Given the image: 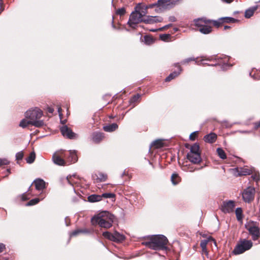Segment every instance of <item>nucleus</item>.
I'll list each match as a JSON object with an SVG mask.
<instances>
[{
	"mask_svg": "<svg viewBox=\"0 0 260 260\" xmlns=\"http://www.w3.org/2000/svg\"><path fill=\"white\" fill-rule=\"evenodd\" d=\"M212 240L214 241V239L211 237H209L207 239L202 240L200 243V246L203 250L206 249V246L208 242Z\"/></svg>",
	"mask_w": 260,
	"mask_h": 260,
	"instance_id": "7c9ffc66",
	"label": "nucleus"
},
{
	"mask_svg": "<svg viewBox=\"0 0 260 260\" xmlns=\"http://www.w3.org/2000/svg\"><path fill=\"white\" fill-rule=\"evenodd\" d=\"M187 158L190 162L194 164H199L202 160L200 153H188Z\"/></svg>",
	"mask_w": 260,
	"mask_h": 260,
	"instance_id": "9b49d317",
	"label": "nucleus"
},
{
	"mask_svg": "<svg viewBox=\"0 0 260 260\" xmlns=\"http://www.w3.org/2000/svg\"><path fill=\"white\" fill-rule=\"evenodd\" d=\"M195 61L196 63L198 65H201V64L204 63L203 62L204 60H201L200 61H198V60H196V59L194 57H189V58H186V59L182 60L181 61V63L185 64V63H188L189 61Z\"/></svg>",
	"mask_w": 260,
	"mask_h": 260,
	"instance_id": "c85d7f7f",
	"label": "nucleus"
},
{
	"mask_svg": "<svg viewBox=\"0 0 260 260\" xmlns=\"http://www.w3.org/2000/svg\"><path fill=\"white\" fill-rule=\"evenodd\" d=\"M168 243L167 238L162 235L152 236L150 241L142 242V244L153 250H166Z\"/></svg>",
	"mask_w": 260,
	"mask_h": 260,
	"instance_id": "f257e3e1",
	"label": "nucleus"
},
{
	"mask_svg": "<svg viewBox=\"0 0 260 260\" xmlns=\"http://www.w3.org/2000/svg\"><path fill=\"white\" fill-rule=\"evenodd\" d=\"M246 229L248 231L250 235H251L252 239L255 241L258 239L260 236L259 229L256 226L253 222H249L245 224Z\"/></svg>",
	"mask_w": 260,
	"mask_h": 260,
	"instance_id": "423d86ee",
	"label": "nucleus"
},
{
	"mask_svg": "<svg viewBox=\"0 0 260 260\" xmlns=\"http://www.w3.org/2000/svg\"><path fill=\"white\" fill-rule=\"evenodd\" d=\"M35 158H36L35 153L34 152H31L29 154V155L26 158V161L27 163H28V164H31L35 161Z\"/></svg>",
	"mask_w": 260,
	"mask_h": 260,
	"instance_id": "72a5a7b5",
	"label": "nucleus"
},
{
	"mask_svg": "<svg viewBox=\"0 0 260 260\" xmlns=\"http://www.w3.org/2000/svg\"><path fill=\"white\" fill-rule=\"evenodd\" d=\"M118 127V126L116 123H113L110 124L105 125L103 127V129L105 132H112L117 129Z\"/></svg>",
	"mask_w": 260,
	"mask_h": 260,
	"instance_id": "4be33fe9",
	"label": "nucleus"
},
{
	"mask_svg": "<svg viewBox=\"0 0 260 260\" xmlns=\"http://www.w3.org/2000/svg\"><path fill=\"white\" fill-rule=\"evenodd\" d=\"M25 196V194L24 193L23 194L22 196V200H26V198H24V197Z\"/></svg>",
	"mask_w": 260,
	"mask_h": 260,
	"instance_id": "338daca9",
	"label": "nucleus"
},
{
	"mask_svg": "<svg viewBox=\"0 0 260 260\" xmlns=\"http://www.w3.org/2000/svg\"><path fill=\"white\" fill-rule=\"evenodd\" d=\"M53 161L54 164L59 166H64L66 163L64 159L61 157L60 155L54 153L52 156Z\"/></svg>",
	"mask_w": 260,
	"mask_h": 260,
	"instance_id": "dca6fc26",
	"label": "nucleus"
},
{
	"mask_svg": "<svg viewBox=\"0 0 260 260\" xmlns=\"http://www.w3.org/2000/svg\"><path fill=\"white\" fill-rule=\"evenodd\" d=\"M42 115V110L38 108L29 109L25 113V117L32 122V126L37 127H40L44 125V121L40 120Z\"/></svg>",
	"mask_w": 260,
	"mask_h": 260,
	"instance_id": "20e7f679",
	"label": "nucleus"
},
{
	"mask_svg": "<svg viewBox=\"0 0 260 260\" xmlns=\"http://www.w3.org/2000/svg\"><path fill=\"white\" fill-rule=\"evenodd\" d=\"M170 37L171 36L169 34H162L159 36L161 40L164 41H167L170 39Z\"/></svg>",
	"mask_w": 260,
	"mask_h": 260,
	"instance_id": "de8ad7c7",
	"label": "nucleus"
},
{
	"mask_svg": "<svg viewBox=\"0 0 260 260\" xmlns=\"http://www.w3.org/2000/svg\"><path fill=\"white\" fill-rule=\"evenodd\" d=\"M236 170L239 176L249 175L253 172L252 169H249L248 167L237 168Z\"/></svg>",
	"mask_w": 260,
	"mask_h": 260,
	"instance_id": "2eb2a0df",
	"label": "nucleus"
},
{
	"mask_svg": "<svg viewBox=\"0 0 260 260\" xmlns=\"http://www.w3.org/2000/svg\"><path fill=\"white\" fill-rule=\"evenodd\" d=\"M154 23L157 22H161L163 21V18L161 16H153Z\"/></svg>",
	"mask_w": 260,
	"mask_h": 260,
	"instance_id": "8fccbe9b",
	"label": "nucleus"
},
{
	"mask_svg": "<svg viewBox=\"0 0 260 260\" xmlns=\"http://www.w3.org/2000/svg\"><path fill=\"white\" fill-rule=\"evenodd\" d=\"M93 232L92 229H78L70 235L71 236H75L79 234L83 233V234H91Z\"/></svg>",
	"mask_w": 260,
	"mask_h": 260,
	"instance_id": "6ab92c4d",
	"label": "nucleus"
},
{
	"mask_svg": "<svg viewBox=\"0 0 260 260\" xmlns=\"http://www.w3.org/2000/svg\"><path fill=\"white\" fill-rule=\"evenodd\" d=\"M257 7H254L252 8H250L249 9L246 10L245 12V17L247 18H249L251 17L254 14V12L256 10Z\"/></svg>",
	"mask_w": 260,
	"mask_h": 260,
	"instance_id": "cd10ccee",
	"label": "nucleus"
},
{
	"mask_svg": "<svg viewBox=\"0 0 260 260\" xmlns=\"http://www.w3.org/2000/svg\"><path fill=\"white\" fill-rule=\"evenodd\" d=\"M103 236L105 238L116 242H121L125 239V237L123 235L117 232H115L113 234L109 232H103Z\"/></svg>",
	"mask_w": 260,
	"mask_h": 260,
	"instance_id": "0eeeda50",
	"label": "nucleus"
},
{
	"mask_svg": "<svg viewBox=\"0 0 260 260\" xmlns=\"http://www.w3.org/2000/svg\"><path fill=\"white\" fill-rule=\"evenodd\" d=\"M68 151L60 150V151L57 152L55 153V154H57L58 155H60L61 157L63 159L66 158L67 159L68 156Z\"/></svg>",
	"mask_w": 260,
	"mask_h": 260,
	"instance_id": "58836bf2",
	"label": "nucleus"
},
{
	"mask_svg": "<svg viewBox=\"0 0 260 260\" xmlns=\"http://www.w3.org/2000/svg\"><path fill=\"white\" fill-rule=\"evenodd\" d=\"M61 108L60 107H58L57 108V111H58V114H59V116L60 117V118H61V117L62 116V113H61Z\"/></svg>",
	"mask_w": 260,
	"mask_h": 260,
	"instance_id": "052dcab7",
	"label": "nucleus"
},
{
	"mask_svg": "<svg viewBox=\"0 0 260 260\" xmlns=\"http://www.w3.org/2000/svg\"><path fill=\"white\" fill-rule=\"evenodd\" d=\"M126 13V10L124 8H121L117 10L116 14L120 16L124 15Z\"/></svg>",
	"mask_w": 260,
	"mask_h": 260,
	"instance_id": "79ce46f5",
	"label": "nucleus"
},
{
	"mask_svg": "<svg viewBox=\"0 0 260 260\" xmlns=\"http://www.w3.org/2000/svg\"><path fill=\"white\" fill-rule=\"evenodd\" d=\"M40 201L39 198H35L30 200L27 204L26 206H32L37 204Z\"/></svg>",
	"mask_w": 260,
	"mask_h": 260,
	"instance_id": "ea45409f",
	"label": "nucleus"
},
{
	"mask_svg": "<svg viewBox=\"0 0 260 260\" xmlns=\"http://www.w3.org/2000/svg\"><path fill=\"white\" fill-rule=\"evenodd\" d=\"M98 178L100 180V181H105L107 178V176L106 174L100 173L99 174V176H98Z\"/></svg>",
	"mask_w": 260,
	"mask_h": 260,
	"instance_id": "c03bdc74",
	"label": "nucleus"
},
{
	"mask_svg": "<svg viewBox=\"0 0 260 260\" xmlns=\"http://www.w3.org/2000/svg\"><path fill=\"white\" fill-rule=\"evenodd\" d=\"M87 199L88 201L91 203L99 202L102 200L101 195L96 194H93L89 196Z\"/></svg>",
	"mask_w": 260,
	"mask_h": 260,
	"instance_id": "b1692460",
	"label": "nucleus"
},
{
	"mask_svg": "<svg viewBox=\"0 0 260 260\" xmlns=\"http://www.w3.org/2000/svg\"><path fill=\"white\" fill-rule=\"evenodd\" d=\"M48 111L50 113H53V112H54V109L52 108L49 107L48 108Z\"/></svg>",
	"mask_w": 260,
	"mask_h": 260,
	"instance_id": "e2e57ef3",
	"label": "nucleus"
},
{
	"mask_svg": "<svg viewBox=\"0 0 260 260\" xmlns=\"http://www.w3.org/2000/svg\"><path fill=\"white\" fill-rule=\"evenodd\" d=\"M153 16H146L143 19V22L146 24H153L154 20Z\"/></svg>",
	"mask_w": 260,
	"mask_h": 260,
	"instance_id": "2f4dec72",
	"label": "nucleus"
},
{
	"mask_svg": "<svg viewBox=\"0 0 260 260\" xmlns=\"http://www.w3.org/2000/svg\"><path fill=\"white\" fill-rule=\"evenodd\" d=\"M71 176H67V178H66V180H67V181L68 182V183L71 184V185H73V182L71 180Z\"/></svg>",
	"mask_w": 260,
	"mask_h": 260,
	"instance_id": "bf43d9fd",
	"label": "nucleus"
},
{
	"mask_svg": "<svg viewBox=\"0 0 260 260\" xmlns=\"http://www.w3.org/2000/svg\"><path fill=\"white\" fill-rule=\"evenodd\" d=\"M197 133V131L192 133L189 136V139L192 141L196 139V133Z\"/></svg>",
	"mask_w": 260,
	"mask_h": 260,
	"instance_id": "864d4df0",
	"label": "nucleus"
},
{
	"mask_svg": "<svg viewBox=\"0 0 260 260\" xmlns=\"http://www.w3.org/2000/svg\"><path fill=\"white\" fill-rule=\"evenodd\" d=\"M101 196H102V199L103 198H106V199H108V198H113L115 197V194L113 193H103L102 194H101Z\"/></svg>",
	"mask_w": 260,
	"mask_h": 260,
	"instance_id": "a18cd8bd",
	"label": "nucleus"
},
{
	"mask_svg": "<svg viewBox=\"0 0 260 260\" xmlns=\"http://www.w3.org/2000/svg\"><path fill=\"white\" fill-rule=\"evenodd\" d=\"M222 1H224L226 3H231L232 2H233L234 0H222Z\"/></svg>",
	"mask_w": 260,
	"mask_h": 260,
	"instance_id": "0e129e2a",
	"label": "nucleus"
},
{
	"mask_svg": "<svg viewBox=\"0 0 260 260\" xmlns=\"http://www.w3.org/2000/svg\"><path fill=\"white\" fill-rule=\"evenodd\" d=\"M142 8L141 10L139 11V14L141 16L142 18H144V16H146L145 15L147 13V9H146V7L145 6H142Z\"/></svg>",
	"mask_w": 260,
	"mask_h": 260,
	"instance_id": "37998d69",
	"label": "nucleus"
},
{
	"mask_svg": "<svg viewBox=\"0 0 260 260\" xmlns=\"http://www.w3.org/2000/svg\"><path fill=\"white\" fill-rule=\"evenodd\" d=\"M251 178L252 179L256 182L260 180V176L258 172H254V174L252 175Z\"/></svg>",
	"mask_w": 260,
	"mask_h": 260,
	"instance_id": "49530a36",
	"label": "nucleus"
},
{
	"mask_svg": "<svg viewBox=\"0 0 260 260\" xmlns=\"http://www.w3.org/2000/svg\"><path fill=\"white\" fill-rule=\"evenodd\" d=\"M8 161L7 159L0 160V166L7 165Z\"/></svg>",
	"mask_w": 260,
	"mask_h": 260,
	"instance_id": "6e6d98bb",
	"label": "nucleus"
},
{
	"mask_svg": "<svg viewBox=\"0 0 260 260\" xmlns=\"http://www.w3.org/2000/svg\"><path fill=\"white\" fill-rule=\"evenodd\" d=\"M114 216L107 211H104L91 219L92 224H98L101 227L109 229L112 226Z\"/></svg>",
	"mask_w": 260,
	"mask_h": 260,
	"instance_id": "7ed1b4c3",
	"label": "nucleus"
},
{
	"mask_svg": "<svg viewBox=\"0 0 260 260\" xmlns=\"http://www.w3.org/2000/svg\"><path fill=\"white\" fill-rule=\"evenodd\" d=\"M198 30L201 33L205 35H207L212 32V28L211 26L205 24L204 25V26H202V27L198 28Z\"/></svg>",
	"mask_w": 260,
	"mask_h": 260,
	"instance_id": "5701e85b",
	"label": "nucleus"
},
{
	"mask_svg": "<svg viewBox=\"0 0 260 260\" xmlns=\"http://www.w3.org/2000/svg\"><path fill=\"white\" fill-rule=\"evenodd\" d=\"M254 126L255 129L260 127V120L258 122L254 123Z\"/></svg>",
	"mask_w": 260,
	"mask_h": 260,
	"instance_id": "680f3d73",
	"label": "nucleus"
},
{
	"mask_svg": "<svg viewBox=\"0 0 260 260\" xmlns=\"http://www.w3.org/2000/svg\"><path fill=\"white\" fill-rule=\"evenodd\" d=\"M246 250L241 243L238 244L233 250V253L235 254H240L244 252Z\"/></svg>",
	"mask_w": 260,
	"mask_h": 260,
	"instance_id": "393cba45",
	"label": "nucleus"
},
{
	"mask_svg": "<svg viewBox=\"0 0 260 260\" xmlns=\"http://www.w3.org/2000/svg\"><path fill=\"white\" fill-rule=\"evenodd\" d=\"M164 146V141L162 139H158L153 141L149 148V151L150 150L151 147H154L155 148H160Z\"/></svg>",
	"mask_w": 260,
	"mask_h": 260,
	"instance_id": "412c9836",
	"label": "nucleus"
},
{
	"mask_svg": "<svg viewBox=\"0 0 260 260\" xmlns=\"http://www.w3.org/2000/svg\"><path fill=\"white\" fill-rule=\"evenodd\" d=\"M29 125H32V122L26 118L22 119L19 123V126L22 128H26Z\"/></svg>",
	"mask_w": 260,
	"mask_h": 260,
	"instance_id": "a878e982",
	"label": "nucleus"
},
{
	"mask_svg": "<svg viewBox=\"0 0 260 260\" xmlns=\"http://www.w3.org/2000/svg\"><path fill=\"white\" fill-rule=\"evenodd\" d=\"M211 23H212L213 25L216 27H219L223 24L222 20H220V18L216 20H211Z\"/></svg>",
	"mask_w": 260,
	"mask_h": 260,
	"instance_id": "e433bc0d",
	"label": "nucleus"
},
{
	"mask_svg": "<svg viewBox=\"0 0 260 260\" xmlns=\"http://www.w3.org/2000/svg\"><path fill=\"white\" fill-rule=\"evenodd\" d=\"M60 130L64 137L70 139H74L77 138V134L74 133L72 129L67 125H63L60 127Z\"/></svg>",
	"mask_w": 260,
	"mask_h": 260,
	"instance_id": "1a4fd4ad",
	"label": "nucleus"
},
{
	"mask_svg": "<svg viewBox=\"0 0 260 260\" xmlns=\"http://www.w3.org/2000/svg\"><path fill=\"white\" fill-rule=\"evenodd\" d=\"M5 249V245L3 243H0V253L3 252Z\"/></svg>",
	"mask_w": 260,
	"mask_h": 260,
	"instance_id": "13d9d810",
	"label": "nucleus"
},
{
	"mask_svg": "<svg viewBox=\"0 0 260 260\" xmlns=\"http://www.w3.org/2000/svg\"><path fill=\"white\" fill-rule=\"evenodd\" d=\"M169 20L172 22H174L176 21V19L174 16H171L169 17Z\"/></svg>",
	"mask_w": 260,
	"mask_h": 260,
	"instance_id": "4d7b16f0",
	"label": "nucleus"
},
{
	"mask_svg": "<svg viewBox=\"0 0 260 260\" xmlns=\"http://www.w3.org/2000/svg\"><path fill=\"white\" fill-rule=\"evenodd\" d=\"M171 181L173 184H177L180 181V178L177 174L174 173L171 176Z\"/></svg>",
	"mask_w": 260,
	"mask_h": 260,
	"instance_id": "c9c22d12",
	"label": "nucleus"
},
{
	"mask_svg": "<svg viewBox=\"0 0 260 260\" xmlns=\"http://www.w3.org/2000/svg\"><path fill=\"white\" fill-rule=\"evenodd\" d=\"M172 26V24H169L166 25H165V26H163L162 27L159 28L158 30L161 31V30H164L165 28H169V27H171Z\"/></svg>",
	"mask_w": 260,
	"mask_h": 260,
	"instance_id": "5fc2aeb1",
	"label": "nucleus"
},
{
	"mask_svg": "<svg viewBox=\"0 0 260 260\" xmlns=\"http://www.w3.org/2000/svg\"><path fill=\"white\" fill-rule=\"evenodd\" d=\"M241 244L243 245L244 247L246 250L250 249L252 246V242L250 240H247L244 239L241 241Z\"/></svg>",
	"mask_w": 260,
	"mask_h": 260,
	"instance_id": "c756f323",
	"label": "nucleus"
},
{
	"mask_svg": "<svg viewBox=\"0 0 260 260\" xmlns=\"http://www.w3.org/2000/svg\"><path fill=\"white\" fill-rule=\"evenodd\" d=\"M194 25L200 28L202 26H204V25L207 24L208 23H211V20L207 19L206 18H201L194 20Z\"/></svg>",
	"mask_w": 260,
	"mask_h": 260,
	"instance_id": "f8f14e48",
	"label": "nucleus"
},
{
	"mask_svg": "<svg viewBox=\"0 0 260 260\" xmlns=\"http://www.w3.org/2000/svg\"><path fill=\"white\" fill-rule=\"evenodd\" d=\"M157 30H158V29H151V30H150V31H152V32H155V31H157Z\"/></svg>",
	"mask_w": 260,
	"mask_h": 260,
	"instance_id": "774afa93",
	"label": "nucleus"
},
{
	"mask_svg": "<svg viewBox=\"0 0 260 260\" xmlns=\"http://www.w3.org/2000/svg\"><path fill=\"white\" fill-rule=\"evenodd\" d=\"M182 0H158L156 3L145 6L146 9L154 8L156 13L162 12L165 10L170 9L182 2Z\"/></svg>",
	"mask_w": 260,
	"mask_h": 260,
	"instance_id": "f03ea898",
	"label": "nucleus"
},
{
	"mask_svg": "<svg viewBox=\"0 0 260 260\" xmlns=\"http://www.w3.org/2000/svg\"><path fill=\"white\" fill-rule=\"evenodd\" d=\"M220 20H222V23H235L238 20L231 17H221Z\"/></svg>",
	"mask_w": 260,
	"mask_h": 260,
	"instance_id": "bb28decb",
	"label": "nucleus"
},
{
	"mask_svg": "<svg viewBox=\"0 0 260 260\" xmlns=\"http://www.w3.org/2000/svg\"><path fill=\"white\" fill-rule=\"evenodd\" d=\"M230 28H231V26H229V25H225L224 26V29H229Z\"/></svg>",
	"mask_w": 260,
	"mask_h": 260,
	"instance_id": "69168bd1",
	"label": "nucleus"
},
{
	"mask_svg": "<svg viewBox=\"0 0 260 260\" xmlns=\"http://www.w3.org/2000/svg\"><path fill=\"white\" fill-rule=\"evenodd\" d=\"M67 161L70 163H75L78 160L77 152L76 150L68 151V156L67 158Z\"/></svg>",
	"mask_w": 260,
	"mask_h": 260,
	"instance_id": "ddd939ff",
	"label": "nucleus"
},
{
	"mask_svg": "<svg viewBox=\"0 0 260 260\" xmlns=\"http://www.w3.org/2000/svg\"><path fill=\"white\" fill-rule=\"evenodd\" d=\"M141 95L139 94H137L136 95H134L130 100L131 103H135L140 98Z\"/></svg>",
	"mask_w": 260,
	"mask_h": 260,
	"instance_id": "09e8293b",
	"label": "nucleus"
},
{
	"mask_svg": "<svg viewBox=\"0 0 260 260\" xmlns=\"http://www.w3.org/2000/svg\"><path fill=\"white\" fill-rule=\"evenodd\" d=\"M33 183L35 185L36 189L38 190H42L45 188V182L41 179H37L34 180Z\"/></svg>",
	"mask_w": 260,
	"mask_h": 260,
	"instance_id": "a211bd4d",
	"label": "nucleus"
},
{
	"mask_svg": "<svg viewBox=\"0 0 260 260\" xmlns=\"http://www.w3.org/2000/svg\"><path fill=\"white\" fill-rule=\"evenodd\" d=\"M217 153L219 157L222 159H225L226 158V155L224 151L221 148H218L216 150Z\"/></svg>",
	"mask_w": 260,
	"mask_h": 260,
	"instance_id": "f704fd0d",
	"label": "nucleus"
},
{
	"mask_svg": "<svg viewBox=\"0 0 260 260\" xmlns=\"http://www.w3.org/2000/svg\"><path fill=\"white\" fill-rule=\"evenodd\" d=\"M236 217L238 220H241L242 219V210L240 208H237L235 211Z\"/></svg>",
	"mask_w": 260,
	"mask_h": 260,
	"instance_id": "4c0bfd02",
	"label": "nucleus"
},
{
	"mask_svg": "<svg viewBox=\"0 0 260 260\" xmlns=\"http://www.w3.org/2000/svg\"><path fill=\"white\" fill-rule=\"evenodd\" d=\"M199 149H200L199 145L198 144L195 143L191 146L190 149V151L189 153H200L199 152Z\"/></svg>",
	"mask_w": 260,
	"mask_h": 260,
	"instance_id": "473e14b6",
	"label": "nucleus"
},
{
	"mask_svg": "<svg viewBox=\"0 0 260 260\" xmlns=\"http://www.w3.org/2000/svg\"><path fill=\"white\" fill-rule=\"evenodd\" d=\"M202 168H203V167H201V168H193L192 166H189L187 167V168L186 169V171H188V172H194L196 170H200V169H201Z\"/></svg>",
	"mask_w": 260,
	"mask_h": 260,
	"instance_id": "3c124183",
	"label": "nucleus"
},
{
	"mask_svg": "<svg viewBox=\"0 0 260 260\" xmlns=\"http://www.w3.org/2000/svg\"><path fill=\"white\" fill-rule=\"evenodd\" d=\"M255 188L249 186L246 188L243 192L242 197L245 202L249 203L254 199Z\"/></svg>",
	"mask_w": 260,
	"mask_h": 260,
	"instance_id": "6e6552de",
	"label": "nucleus"
},
{
	"mask_svg": "<svg viewBox=\"0 0 260 260\" xmlns=\"http://www.w3.org/2000/svg\"><path fill=\"white\" fill-rule=\"evenodd\" d=\"M140 4H138L135 8V11H133L127 22V24L132 28H135L137 25L140 22H143V19L139 14V11L142 9Z\"/></svg>",
	"mask_w": 260,
	"mask_h": 260,
	"instance_id": "39448f33",
	"label": "nucleus"
},
{
	"mask_svg": "<svg viewBox=\"0 0 260 260\" xmlns=\"http://www.w3.org/2000/svg\"><path fill=\"white\" fill-rule=\"evenodd\" d=\"M217 135L215 133H211L204 137V140L209 143H213L216 141Z\"/></svg>",
	"mask_w": 260,
	"mask_h": 260,
	"instance_id": "f3484780",
	"label": "nucleus"
},
{
	"mask_svg": "<svg viewBox=\"0 0 260 260\" xmlns=\"http://www.w3.org/2000/svg\"><path fill=\"white\" fill-rule=\"evenodd\" d=\"M23 153L22 151H20L16 154V159L17 160H20L23 158Z\"/></svg>",
	"mask_w": 260,
	"mask_h": 260,
	"instance_id": "603ef678",
	"label": "nucleus"
},
{
	"mask_svg": "<svg viewBox=\"0 0 260 260\" xmlns=\"http://www.w3.org/2000/svg\"><path fill=\"white\" fill-rule=\"evenodd\" d=\"M103 137V134L101 133L95 132L92 135V141L96 143H100L102 140Z\"/></svg>",
	"mask_w": 260,
	"mask_h": 260,
	"instance_id": "aec40b11",
	"label": "nucleus"
},
{
	"mask_svg": "<svg viewBox=\"0 0 260 260\" xmlns=\"http://www.w3.org/2000/svg\"><path fill=\"white\" fill-rule=\"evenodd\" d=\"M234 207V202L232 201H229L223 203L221 206V210L224 213H230L233 211Z\"/></svg>",
	"mask_w": 260,
	"mask_h": 260,
	"instance_id": "9d476101",
	"label": "nucleus"
},
{
	"mask_svg": "<svg viewBox=\"0 0 260 260\" xmlns=\"http://www.w3.org/2000/svg\"><path fill=\"white\" fill-rule=\"evenodd\" d=\"M175 66L178 68V71H174V72L171 73L166 78V81L169 82L171 80L173 79L175 77H177L181 72L182 69L181 67L179 65V63H177L175 64Z\"/></svg>",
	"mask_w": 260,
	"mask_h": 260,
	"instance_id": "4468645a",
	"label": "nucleus"
},
{
	"mask_svg": "<svg viewBox=\"0 0 260 260\" xmlns=\"http://www.w3.org/2000/svg\"><path fill=\"white\" fill-rule=\"evenodd\" d=\"M144 39L145 44L148 45L151 44L153 42V39L150 36H145Z\"/></svg>",
	"mask_w": 260,
	"mask_h": 260,
	"instance_id": "a19ab883",
	"label": "nucleus"
}]
</instances>
